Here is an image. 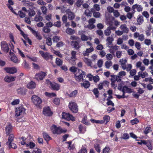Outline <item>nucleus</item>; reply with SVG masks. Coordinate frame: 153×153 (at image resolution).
<instances>
[{"label": "nucleus", "instance_id": "b1692460", "mask_svg": "<svg viewBox=\"0 0 153 153\" xmlns=\"http://www.w3.org/2000/svg\"><path fill=\"white\" fill-rule=\"evenodd\" d=\"M76 52L75 51H72L71 52V59H73V61L72 62H70L73 65H75L76 63L75 62V60L76 59Z\"/></svg>", "mask_w": 153, "mask_h": 153}, {"label": "nucleus", "instance_id": "338daca9", "mask_svg": "<svg viewBox=\"0 0 153 153\" xmlns=\"http://www.w3.org/2000/svg\"><path fill=\"white\" fill-rule=\"evenodd\" d=\"M78 69H77V68L73 66L70 68L69 70L71 72L74 73L76 72H76H78Z\"/></svg>", "mask_w": 153, "mask_h": 153}, {"label": "nucleus", "instance_id": "680f3d73", "mask_svg": "<svg viewBox=\"0 0 153 153\" xmlns=\"http://www.w3.org/2000/svg\"><path fill=\"white\" fill-rule=\"evenodd\" d=\"M130 137L132 138L135 139L137 140H139V137H137L136 135L134 134L133 133H130Z\"/></svg>", "mask_w": 153, "mask_h": 153}, {"label": "nucleus", "instance_id": "7ed1b4c3", "mask_svg": "<svg viewBox=\"0 0 153 153\" xmlns=\"http://www.w3.org/2000/svg\"><path fill=\"white\" fill-rule=\"evenodd\" d=\"M68 107L74 113H76L78 111V106L74 102H69Z\"/></svg>", "mask_w": 153, "mask_h": 153}, {"label": "nucleus", "instance_id": "6ab92c4d", "mask_svg": "<svg viewBox=\"0 0 153 153\" xmlns=\"http://www.w3.org/2000/svg\"><path fill=\"white\" fill-rule=\"evenodd\" d=\"M120 28L124 33H128V32L129 30L126 24L121 25Z\"/></svg>", "mask_w": 153, "mask_h": 153}, {"label": "nucleus", "instance_id": "dca6fc26", "mask_svg": "<svg viewBox=\"0 0 153 153\" xmlns=\"http://www.w3.org/2000/svg\"><path fill=\"white\" fill-rule=\"evenodd\" d=\"M30 30L33 34L36 37L37 39L41 40L42 39V36H41L39 33L38 31H36L31 28Z\"/></svg>", "mask_w": 153, "mask_h": 153}, {"label": "nucleus", "instance_id": "0e129e2a", "mask_svg": "<svg viewBox=\"0 0 153 153\" xmlns=\"http://www.w3.org/2000/svg\"><path fill=\"white\" fill-rule=\"evenodd\" d=\"M62 21L64 23H65V26H67V16L65 15L63 16L62 18Z\"/></svg>", "mask_w": 153, "mask_h": 153}, {"label": "nucleus", "instance_id": "7c9ffc66", "mask_svg": "<svg viewBox=\"0 0 153 153\" xmlns=\"http://www.w3.org/2000/svg\"><path fill=\"white\" fill-rule=\"evenodd\" d=\"M68 18L70 20L73 19L74 18V13L70 11L68 9Z\"/></svg>", "mask_w": 153, "mask_h": 153}, {"label": "nucleus", "instance_id": "13d9d810", "mask_svg": "<svg viewBox=\"0 0 153 153\" xmlns=\"http://www.w3.org/2000/svg\"><path fill=\"white\" fill-rule=\"evenodd\" d=\"M110 151V148L108 146L105 147L102 150V153H109Z\"/></svg>", "mask_w": 153, "mask_h": 153}, {"label": "nucleus", "instance_id": "a878e982", "mask_svg": "<svg viewBox=\"0 0 153 153\" xmlns=\"http://www.w3.org/2000/svg\"><path fill=\"white\" fill-rule=\"evenodd\" d=\"M114 40L113 37L110 36L108 37L107 39V45L108 47H111L112 45V41Z\"/></svg>", "mask_w": 153, "mask_h": 153}, {"label": "nucleus", "instance_id": "f704fd0d", "mask_svg": "<svg viewBox=\"0 0 153 153\" xmlns=\"http://www.w3.org/2000/svg\"><path fill=\"white\" fill-rule=\"evenodd\" d=\"M17 92L19 94H24L26 92V89L24 88H21L18 89Z\"/></svg>", "mask_w": 153, "mask_h": 153}, {"label": "nucleus", "instance_id": "bf43d9fd", "mask_svg": "<svg viewBox=\"0 0 153 153\" xmlns=\"http://www.w3.org/2000/svg\"><path fill=\"white\" fill-rule=\"evenodd\" d=\"M116 56L118 58H120L122 55V52L120 51H117L116 53Z\"/></svg>", "mask_w": 153, "mask_h": 153}, {"label": "nucleus", "instance_id": "20e7f679", "mask_svg": "<svg viewBox=\"0 0 153 153\" xmlns=\"http://www.w3.org/2000/svg\"><path fill=\"white\" fill-rule=\"evenodd\" d=\"M52 132L54 134H60L63 132H66V130H64L60 127H57L56 126L53 125L51 127Z\"/></svg>", "mask_w": 153, "mask_h": 153}, {"label": "nucleus", "instance_id": "9d476101", "mask_svg": "<svg viewBox=\"0 0 153 153\" xmlns=\"http://www.w3.org/2000/svg\"><path fill=\"white\" fill-rule=\"evenodd\" d=\"M8 3L7 4V7L13 13L17 15V14L14 10L13 7L11 6L14 4L13 1L12 0H8Z\"/></svg>", "mask_w": 153, "mask_h": 153}, {"label": "nucleus", "instance_id": "393cba45", "mask_svg": "<svg viewBox=\"0 0 153 153\" xmlns=\"http://www.w3.org/2000/svg\"><path fill=\"white\" fill-rule=\"evenodd\" d=\"M6 134L9 135L12 130V126L10 123H8L5 128Z\"/></svg>", "mask_w": 153, "mask_h": 153}, {"label": "nucleus", "instance_id": "f8f14e48", "mask_svg": "<svg viewBox=\"0 0 153 153\" xmlns=\"http://www.w3.org/2000/svg\"><path fill=\"white\" fill-rule=\"evenodd\" d=\"M134 38H138V40L142 41L144 39V35L143 34H140L138 32H136L134 34Z\"/></svg>", "mask_w": 153, "mask_h": 153}, {"label": "nucleus", "instance_id": "f3484780", "mask_svg": "<svg viewBox=\"0 0 153 153\" xmlns=\"http://www.w3.org/2000/svg\"><path fill=\"white\" fill-rule=\"evenodd\" d=\"M123 94L125 95L126 93H131L133 92V90L130 88H128L126 86H124L123 87L122 90Z\"/></svg>", "mask_w": 153, "mask_h": 153}, {"label": "nucleus", "instance_id": "4c0bfd02", "mask_svg": "<svg viewBox=\"0 0 153 153\" xmlns=\"http://www.w3.org/2000/svg\"><path fill=\"white\" fill-rule=\"evenodd\" d=\"M28 15L30 17L33 16L36 14L35 11L32 9H30V10L28 11Z\"/></svg>", "mask_w": 153, "mask_h": 153}, {"label": "nucleus", "instance_id": "4d7b16f0", "mask_svg": "<svg viewBox=\"0 0 153 153\" xmlns=\"http://www.w3.org/2000/svg\"><path fill=\"white\" fill-rule=\"evenodd\" d=\"M94 147L95 150L98 153H100V147L99 144H96L94 145Z\"/></svg>", "mask_w": 153, "mask_h": 153}, {"label": "nucleus", "instance_id": "c9c22d12", "mask_svg": "<svg viewBox=\"0 0 153 153\" xmlns=\"http://www.w3.org/2000/svg\"><path fill=\"white\" fill-rule=\"evenodd\" d=\"M43 17L39 15H36L34 18V20L36 22H41L43 20Z\"/></svg>", "mask_w": 153, "mask_h": 153}, {"label": "nucleus", "instance_id": "6e6d98bb", "mask_svg": "<svg viewBox=\"0 0 153 153\" xmlns=\"http://www.w3.org/2000/svg\"><path fill=\"white\" fill-rule=\"evenodd\" d=\"M41 10L43 14L44 15L46 14L48 10V9L47 7L44 6H42L41 7Z\"/></svg>", "mask_w": 153, "mask_h": 153}, {"label": "nucleus", "instance_id": "aec40b11", "mask_svg": "<svg viewBox=\"0 0 153 153\" xmlns=\"http://www.w3.org/2000/svg\"><path fill=\"white\" fill-rule=\"evenodd\" d=\"M16 78V76H6L4 77V80L6 82H10L14 81Z\"/></svg>", "mask_w": 153, "mask_h": 153}, {"label": "nucleus", "instance_id": "09e8293b", "mask_svg": "<svg viewBox=\"0 0 153 153\" xmlns=\"http://www.w3.org/2000/svg\"><path fill=\"white\" fill-rule=\"evenodd\" d=\"M109 27H108L104 31L105 35L107 36H109L111 33V31L110 30Z\"/></svg>", "mask_w": 153, "mask_h": 153}, {"label": "nucleus", "instance_id": "de8ad7c7", "mask_svg": "<svg viewBox=\"0 0 153 153\" xmlns=\"http://www.w3.org/2000/svg\"><path fill=\"white\" fill-rule=\"evenodd\" d=\"M26 145L27 147H29L30 149L33 148L35 146V144L32 142H30L29 143L26 144Z\"/></svg>", "mask_w": 153, "mask_h": 153}, {"label": "nucleus", "instance_id": "49530a36", "mask_svg": "<svg viewBox=\"0 0 153 153\" xmlns=\"http://www.w3.org/2000/svg\"><path fill=\"white\" fill-rule=\"evenodd\" d=\"M105 67L107 68H109L112 65V62L110 61H108L105 63Z\"/></svg>", "mask_w": 153, "mask_h": 153}, {"label": "nucleus", "instance_id": "f03ea898", "mask_svg": "<svg viewBox=\"0 0 153 153\" xmlns=\"http://www.w3.org/2000/svg\"><path fill=\"white\" fill-rule=\"evenodd\" d=\"M31 100L34 104L37 107H39L42 102V99L39 97L35 95L32 96Z\"/></svg>", "mask_w": 153, "mask_h": 153}, {"label": "nucleus", "instance_id": "c756f323", "mask_svg": "<svg viewBox=\"0 0 153 153\" xmlns=\"http://www.w3.org/2000/svg\"><path fill=\"white\" fill-rule=\"evenodd\" d=\"M27 87L29 89L35 88L36 87V84L34 82L31 81L27 84Z\"/></svg>", "mask_w": 153, "mask_h": 153}, {"label": "nucleus", "instance_id": "9b49d317", "mask_svg": "<svg viewBox=\"0 0 153 153\" xmlns=\"http://www.w3.org/2000/svg\"><path fill=\"white\" fill-rule=\"evenodd\" d=\"M43 113L46 116H51L52 114V113L49 107H45L44 108Z\"/></svg>", "mask_w": 153, "mask_h": 153}, {"label": "nucleus", "instance_id": "a211bd4d", "mask_svg": "<svg viewBox=\"0 0 153 153\" xmlns=\"http://www.w3.org/2000/svg\"><path fill=\"white\" fill-rule=\"evenodd\" d=\"M82 59L84 62L88 66L92 67V60L86 57L83 58Z\"/></svg>", "mask_w": 153, "mask_h": 153}, {"label": "nucleus", "instance_id": "ea45409f", "mask_svg": "<svg viewBox=\"0 0 153 153\" xmlns=\"http://www.w3.org/2000/svg\"><path fill=\"white\" fill-rule=\"evenodd\" d=\"M79 129L81 133H84L86 131V127L85 126H83L81 125L79 126Z\"/></svg>", "mask_w": 153, "mask_h": 153}, {"label": "nucleus", "instance_id": "ddd939ff", "mask_svg": "<svg viewBox=\"0 0 153 153\" xmlns=\"http://www.w3.org/2000/svg\"><path fill=\"white\" fill-rule=\"evenodd\" d=\"M4 70L8 73L13 74L16 73L17 71L16 69L14 67L5 68Z\"/></svg>", "mask_w": 153, "mask_h": 153}, {"label": "nucleus", "instance_id": "6e6552de", "mask_svg": "<svg viewBox=\"0 0 153 153\" xmlns=\"http://www.w3.org/2000/svg\"><path fill=\"white\" fill-rule=\"evenodd\" d=\"M39 53L42 56L45 60H48L50 58L52 59L53 57L47 52H44L42 51H40Z\"/></svg>", "mask_w": 153, "mask_h": 153}, {"label": "nucleus", "instance_id": "72a5a7b5", "mask_svg": "<svg viewBox=\"0 0 153 153\" xmlns=\"http://www.w3.org/2000/svg\"><path fill=\"white\" fill-rule=\"evenodd\" d=\"M11 60L14 63H18L20 62L19 60L17 57L15 55H12L10 58Z\"/></svg>", "mask_w": 153, "mask_h": 153}, {"label": "nucleus", "instance_id": "1a4fd4ad", "mask_svg": "<svg viewBox=\"0 0 153 153\" xmlns=\"http://www.w3.org/2000/svg\"><path fill=\"white\" fill-rule=\"evenodd\" d=\"M1 47L2 49L6 52H8L9 51V48L8 45L6 42L2 41L1 43Z\"/></svg>", "mask_w": 153, "mask_h": 153}, {"label": "nucleus", "instance_id": "473e14b6", "mask_svg": "<svg viewBox=\"0 0 153 153\" xmlns=\"http://www.w3.org/2000/svg\"><path fill=\"white\" fill-rule=\"evenodd\" d=\"M138 74L139 76L143 78L148 76V74L146 72H142V71H139L138 72Z\"/></svg>", "mask_w": 153, "mask_h": 153}, {"label": "nucleus", "instance_id": "58836bf2", "mask_svg": "<svg viewBox=\"0 0 153 153\" xmlns=\"http://www.w3.org/2000/svg\"><path fill=\"white\" fill-rule=\"evenodd\" d=\"M87 116H85L82 120V122L83 123L85 124L86 125L88 126L90 124L89 122L87 120Z\"/></svg>", "mask_w": 153, "mask_h": 153}, {"label": "nucleus", "instance_id": "4be33fe9", "mask_svg": "<svg viewBox=\"0 0 153 153\" xmlns=\"http://www.w3.org/2000/svg\"><path fill=\"white\" fill-rule=\"evenodd\" d=\"M119 62L122 68L124 70H125V65H126L127 60L126 59H120Z\"/></svg>", "mask_w": 153, "mask_h": 153}, {"label": "nucleus", "instance_id": "a18cd8bd", "mask_svg": "<svg viewBox=\"0 0 153 153\" xmlns=\"http://www.w3.org/2000/svg\"><path fill=\"white\" fill-rule=\"evenodd\" d=\"M43 137L46 140H49L51 139L50 137L45 132L43 133Z\"/></svg>", "mask_w": 153, "mask_h": 153}, {"label": "nucleus", "instance_id": "423d86ee", "mask_svg": "<svg viewBox=\"0 0 153 153\" xmlns=\"http://www.w3.org/2000/svg\"><path fill=\"white\" fill-rule=\"evenodd\" d=\"M46 75L45 73L41 72L36 74L35 78L38 81L42 80Z\"/></svg>", "mask_w": 153, "mask_h": 153}, {"label": "nucleus", "instance_id": "2f4dec72", "mask_svg": "<svg viewBox=\"0 0 153 153\" xmlns=\"http://www.w3.org/2000/svg\"><path fill=\"white\" fill-rule=\"evenodd\" d=\"M68 148L70 150H74L75 148V146L74 143H72V142L70 141L68 142Z\"/></svg>", "mask_w": 153, "mask_h": 153}, {"label": "nucleus", "instance_id": "5fc2aeb1", "mask_svg": "<svg viewBox=\"0 0 153 153\" xmlns=\"http://www.w3.org/2000/svg\"><path fill=\"white\" fill-rule=\"evenodd\" d=\"M60 40V37L57 36H54L53 38V41L54 42H57Z\"/></svg>", "mask_w": 153, "mask_h": 153}, {"label": "nucleus", "instance_id": "864d4df0", "mask_svg": "<svg viewBox=\"0 0 153 153\" xmlns=\"http://www.w3.org/2000/svg\"><path fill=\"white\" fill-rule=\"evenodd\" d=\"M42 30L45 33H48L51 31V29L45 26L43 27Z\"/></svg>", "mask_w": 153, "mask_h": 153}, {"label": "nucleus", "instance_id": "3c124183", "mask_svg": "<svg viewBox=\"0 0 153 153\" xmlns=\"http://www.w3.org/2000/svg\"><path fill=\"white\" fill-rule=\"evenodd\" d=\"M137 21L139 25L141 24L143 22V17L142 16H140L137 19Z\"/></svg>", "mask_w": 153, "mask_h": 153}, {"label": "nucleus", "instance_id": "4468645a", "mask_svg": "<svg viewBox=\"0 0 153 153\" xmlns=\"http://www.w3.org/2000/svg\"><path fill=\"white\" fill-rule=\"evenodd\" d=\"M48 82H49L50 85L53 90L58 91L59 89L60 86L59 84L55 82H51L49 81Z\"/></svg>", "mask_w": 153, "mask_h": 153}, {"label": "nucleus", "instance_id": "e433bc0d", "mask_svg": "<svg viewBox=\"0 0 153 153\" xmlns=\"http://www.w3.org/2000/svg\"><path fill=\"white\" fill-rule=\"evenodd\" d=\"M77 93V91L75 90L68 94V96L71 97H75Z\"/></svg>", "mask_w": 153, "mask_h": 153}, {"label": "nucleus", "instance_id": "f257e3e1", "mask_svg": "<svg viewBox=\"0 0 153 153\" xmlns=\"http://www.w3.org/2000/svg\"><path fill=\"white\" fill-rule=\"evenodd\" d=\"M85 75V72L80 69H78V72L75 74V79L77 81L80 82L83 79Z\"/></svg>", "mask_w": 153, "mask_h": 153}, {"label": "nucleus", "instance_id": "0eeeda50", "mask_svg": "<svg viewBox=\"0 0 153 153\" xmlns=\"http://www.w3.org/2000/svg\"><path fill=\"white\" fill-rule=\"evenodd\" d=\"M84 31H79V33L81 35V39L82 41H86L87 40H91L92 39V38L90 36H88L85 35L83 34Z\"/></svg>", "mask_w": 153, "mask_h": 153}, {"label": "nucleus", "instance_id": "603ef678", "mask_svg": "<svg viewBox=\"0 0 153 153\" xmlns=\"http://www.w3.org/2000/svg\"><path fill=\"white\" fill-rule=\"evenodd\" d=\"M68 120H71L72 121H74L75 120V119L72 115L68 113Z\"/></svg>", "mask_w": 153, "mask_h": 153}, {"label": "nucleus", "instance_id": "052dcab7", "mask_svg": "<svg viewBox=\"0 0 153 153\" xmlns=\"http://www.w3.org/2000/svg\"><path fill=\"white\" fill-rule=\"evenodd\" d=\"M152 41L151 39H146L144 41V43L147 45H149L151 44Z\"/></svg>", "mask_w": 153, "mask_h": 153}, {"label": "nucleus", "instance_id": "a19ab883", "mask_svg": "<svg viewBox=\"0 0 153 153\" xmlns=\"http://www.w3.org/2000/svg\"><path fill=\"white\" fill-rule=\"evenodd\" d=\"M135 11H133L132 13L128 12L126 14V17L129 19H131L134 16V14L135 13Z\"/></svg>", "mask_w": 153, "mask_h": 153}, {"label": "nucleus", "instance_id": "39448f33", "mask_svg": "<svg viewBox=\"0 0 153 153\" xmlns=\"http://www.w3.org/2000/svg\"><path fill=\"white\" fill-rule=\"evenodd\" d=\"M25 109L23 105L19 106L16 108L15 111V115L18 117L25 113Z\"/></svg>", "mask_w": 153, "mask_h": 153}, {"label": "nucleus", "instance_id": "412c9836", "mask_svg": "<svg viewBox=\"0 0 153 153\" xmlns=\"http://www.w3.org/2000/svg\"><path fill=\"white\" fill-rule=\"evenodd\" d=\"M108 47L110 48L109 50V52L112 54L114 53L115 51L118 50L120 48L119 46L117 45H115L114 46L111 45V47Z\"/></svg>", "mask_w": 153, "mask_h": 153}, {"label": "nucleus", "instance_id": "5701e85b", "mask_svg": "<svg viewBox=\"0 0 153 153\" xmlns=\"http://www.w3.org/2000/svg\"><path fill=\"white\" fill-rule=\"evenodd\" d=\"M94 50V48L92 46H91L90 48H87L85 51L83 52V54L84 56H88L90 53L92 52Z\"/></svg>", "mask_w": 153, "mask_h": 153}, {"label": "nucleus", "instance_id": "774afa93", "mask_svg": "<svg viewBox=\"0 0 153 153\" xmlns=\"http://www.w3.org/2000/svg\"><path fill=\"white\" fill-rule=\"evenodd\" d=\"M129 136L128 134V133H125L123 134L122 138L123 139L126 140L129 139Z\"/></svg>", "mask_w": 153, "mask_h": 153}, {"label": "nucleus", "instance_id": "79ce46f5", "mask_svg": "<svg viewBox=\"0 0 153 153\" xmlns=\"http://www.w3.org/2000/svg\"><path fill=\"white\" fill-rule=\"evenodd\" d=\"M55 63L57 65L59 66L62 65V61L60 59L56 58V59Z\"/></svg>", "mask_w": 153, "mask_h": 153}, {"label": "nucleus", "instance_id": "bb28decb", "mask_svg": "<svg viewBox=\"0 0 153 153\" xmlns=\"http://www.w3.org/2000/svg\"><path fill=\"white\" fill-rule=\"evenodd\" d=\"M14 139V135L13 134L9 135L8 138V141L6 143L7 145H10Z\"/></svg>", "mask_w": 153, "mask_h": 153}, {"label": "nucleus", "instance_id": "c03bdc74", "mask_svg": "<svg viewBox=\"0 0 153 153\" xmlns=\"http://www.w3.org/2000/svg\"><path fill=\"white\" fill-rule=\"evenodd\" d=\"M152 131V129L150 126L146 127L144 131V134H148L149 133Z\"/></svg>", "mask_w": 153, "mask_h": 153}, {"label": "nucleus", "instance_id": "37998d69", "mask_svg": "<svg viewBox=\"0 0 153 153\" xmlns=\"http://www.w3.org/2000/svg\"><path fill=\"white\" fill-rule=\"evenodd\" d=\"M46 43L48 46H51L52 45V39L50 37H47L46 38Z\"/></svg>", "mask_w": 153, "mask_h": 153}, {"label": "nucleus", "instance_id": "c85d7f7f", "mask_svg": "<svg viewBox=\"0 0 153 153\" xmlns=\"http://www.w3.org/2000/svg\"><path fill=\"white\" fill-rule=\"evenodd\" d=\"M71 45L76 49H79L80 46L79 45L78 43L76 41H73L71 43Z\"/></svg>", "mask_w": 153, "mask_h": 153}, {"label": "nucleus", "instance_id": "cd10ccee", "mask_svg": "<svg viewBox=\"0 0 153 153\" xmlns=\"http://www.w3.org/2000/svg\"><path fill=\"white\" fill-rule=\"evenodd\" d=\"M90 85V82L88 81H85L82 83L81 84V86L84 87L85 88H88Z\"/></svg>", "mask_w": 153, "mask_h": 153}, {"label": "nucleus", "instance_id": "69168bd1", "mask_svg": "<svg viewBox=\"0 0 153 153\" xmlns=\"http://www.w3.org/2000/svg\"><path fill=\"white\" fill-rule=\"evenodd\" d=\"M132 66L131 64H128L127 65H125V69H126L127 71H129L132 68Z\"/></svg>", "mask_w": 153, "mask_h": 153}, {"label": "nucleus", "instance_id": "e2e57ef3", "mask_svg": "<svg viewBox=\"0 0 153 153\" xmlns=\"http://www.w3.org/2000/svg\"><path fill=\"white\" fill-rule=\"evenodd\" d=\"M45 95L49 97H54L56 96L55 94L53 93H49L48 92H46L45 93Z\"/></svg>", "mask_w": 153, "mask_h": 153}, {"label": "nucleus", "instance_id": "8fccbe9b", "mask_svg": "<svg viewBox=\"0 0 153 153\" xmlns=\"http://www.w3.org/2000/svg\"><path fill=\"white\" fill-rule=\"evenodd\" d=\"M106 81H104L103 82H100L98 85V88L100 90H101L103 88V86L104 84H106Z\"/></svg>", "mask_w": 153, "mask_h": 153}, {"label": "nucleus", "instance_id": "2eb2a0df", "mask_svg": "<svg viewBox=\"0 0 153 153\" xmlns=\"http://www.w3.org/2000/svg\"><path fill=\"white\" fill-rule=\"evenodd\" d=\"M143 9V8L142 6L137 4L133 5L132 7V10L133 11H135V10L137 9V11L141 12L142 11Z\"/></svg>", "mask_w": 153, "mask_h": 153}]
</instances>
